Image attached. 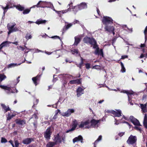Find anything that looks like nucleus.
<instances>
[{
    "label": "nucleus",
    "mask_w": 147,
    "mask_h": 147,
    "mask_svg": "<svg viewBox=\"0 0 147 147\" xmlns=\"http://www.w3.org/2000/svg\"><path fill=\"white\" fill-rule=\"evenodd\" d=\"M83 41L85 43L89 44L92 45L94 49L96 48L98 46L96 40L93 38H90L86 36L83 38Z\"/></svg>",
    "instance_id": "obj_1"
},
{
    "label": "nucleus",
    "mask_w": 147,
    "mask_h": 147,
    "mask_svg": "<svg viewBox=\"0 0 147 147\" xmlns=\"http://www.w3.org/2000/svg\"><path fill=\"white\" fill-rule=\"evenodd\" d=\"M16 24L15 23L11 22L7 24V28L8 30V34H10L11 33L19 31V29L15 27Z\"/></svg>",
    "instance_id": "obj_2"
},
{
    "label": "nucleus",
    "mask_w": 147,
    "mask_h": 147,
    "mask_svg": "<svg viewBox=\"0 0 147 147\" xmlns=\"http://www.w3.org/2000/svg\"><path fill=\"white\" fill-rule=\"evenodd\" d=\"M137 140V138L136 136L131 135L129 137L127 142L129 144H135V145H136Z\"/></svg>",
    "instance_id": "obj_3"
},
{
    "label": "nucleus",
    "mask_w": 147,
    "mask_h": 147,
    "mask_svg": "<svg viewBox=\"0 0 147 147\" xmlns=\"http://www.w3.org/2000/svg\"><path fill=\"white\" fill-rule=\"evenodd\" d=\"M113 20L111 18L107 16H103L102 20V22L105 26L111 24L113 23Z\"/></svg>",
    "instance_id": "obj_4"
},
{
    "label": "nucleus",
    "mask_w": 147,
    "mask_h": 147,
    "mask_svg": "<svg viewBox=\"0 0 147 147\" xmlns=\"http://www.w3.org/2000/svg\"><path fill=\"white\" fill-rule=\"evenodd\" d=\"M52 132L51 131V128L50 127H49L46 129V131L44 134V137L47 140H49L50 139L51 135Z\"/></svg>",
    "instance_id": "obj_5"
},
{
    "label": "nucleus",
    "mask_w": 147,
    "mask_h": 147,
    "mask_svg": "<svg viewBox=\"0 0 147 147\" xmlns=\"http://www.w3.org/2000/svg\"><path fill=\"white\" fill-rule=\"evenodd\" d=\"M129 119L130 121L132 122L135 125L138 126H141L139 121L132 116H130Z\"/></svg>",
    "instance_id": "obj_6"
},
{
    "label": "nucleus",
    "mask_w": 147,
    "mask_h": 147,
    "mask_svg": "<svg viewBox=\"0 0 147 147\" xmlns=\"http://www.w3.org/2000/svg\"><path fill=\"white\" fill-rule=\"evenodd\" d=\"M78 125V123L76 120L74 119L72 121V127L70 129L67 130L66 131V133H68L70 131H71L74 130Z\"/></svg>",
    "instance_id": "obj_7"
},
{
    "label": "nucleus",
    "mask_w": 147,
    "mask_h": 147,
    "mask_svg": "<svg viewBox=\"0 0 147 147\" xmlns=\"http://www.w3.org/2000/svg\"><path fill=\"white\" fill-rule=\"evenodd\" d=\"M54 139L53 140L55 144L56 145L58 143H61L62 142V140L59 134H57L56 135H55L54 136Z\"/></svg>",
    "instance_id": "obj_8"
},
{
    "label": "nucleus",
    "mask_w": 147,
    "mask_h": 147,
    "mask_svg": "<svg viewBox=\"0 0 147 147\" xmlns=\"http://www.w3.org/2000/svg\"><path fill=\"white\" fill-rule=\"evenodd\" d=\"M16 124L20 126L24 125L26 123V121L25 120L20 119H17L15 120Z\"/></svg>",
    "instance_id": "obj_9"
},
{
    "label": "nucleus",
    "mask_w": 147,
    "mask_h": 147,
    "mask_svg": "<svg viewBox=\"0 0 147 147\" xmlns=\"http://www.w3.org/2000/svg\"><path fill=\"white\" fill-rule=\"evenodd\" d=\"M105 30L107 31L110 33H112V32L114 31L115 28L113 26L109 25H106L105 27Z\"/></svg>",
    "instance_id": "obj_10"
},
{
    "label": "nucleus",
    "mask_w": 147,
    "mask_h": 147,
    "mask_svg": "<svg viewBox=\"0 0 147 147\" xmlns=\"http://www.w3.org/2000/svg\"><path fill=\"white\" fill-rule=\"evenodd\" d=\"M40 75H38L36 77H34L32 78V80L33 81L34 84L35 85V86H36L38 84V82H39L40 80Z\"/></svg>",
    "instance_id": "obj_11"
},
{
    "label": "nucleus",
    "mask_w": 147,
    "mask_h": 147,
    "mask_svg": "<svg viewBox=\"0 0 147 147\" xmlns=\"http://www.w3.org/2000/svg\"><path fill=\"white\" fill-rule=\"evenodd\" d=\"M12 5L10 3H8L6 5V6L5 7H4L3 6L1 5V7L4 10L3 13L4 14H5V13L7 11V10L9 9V8H12L13 7H14V5Z\"/></svg>",
    "instance_id": "obj_12"
},
{
    "label": "nucleus",
    "mask_w": 147,
    "mask_h": 147,
    "mask_svg": "<svg viewBox=\"0 0 147 147\" xmlns=\"http://www.w3.org/2000/svg\"><path fill=\"white\" fill-rule=\"evenodd\" d=\"M117 112L114 110L111 111V113L113 114L115 117H120L121 116V112L119 110H117Z\"/></svg>",
    "instance_id": "obj_13"
},
{
    "label": "nucleus",
    "mask_w": 147,
    "mask_h": 147,
    "mask_svg": "<svg viewBox=\"0 0 147 147\" xmlns=\"http://www.w3.org/2000/svg\"><path fill=\"white\" fill-rule=\"evenodd\" d=\"M74 112V110L73 109H69L65 112L63 113L62 115L63 116L68 117L70 115L71 113Z\"/></svg>",
    "instance_id": "obj_14"
},
{
    "label": "nucleus",
    "mask_w": 147,
    "mask_h": 147,
    "mask_svg": "<svg viewBox=\"0 0 147 147\" xmlns=\"http://www.w3.org/2000/svg\"><path fill=\"white\" fill-rule=\"evenodd\" d=\"M46 3L45 2L42 1H40L35 5H34L32 6L33 7H44Z\"/></svg>",
    "instance_id": "obj_15"
},
{
    "label": "nucleus",
    "mask_w": 147,
    "mask_h": 147,
    "mask_svg": "<svg viewBox=\"0 0 147 147\" xmlns=\"http://www.w3.org/2000/svg\"><path fill=\"white\" fill-rule=\"evenodd\" d=\"M82 78L73 80L69 82V83L71 84H77L79 85L81 84Z\"/></svg>",
    "instance_id": "obj_16"
},
{
    "label": "nucleus",
    "mask_w": 147,
    "mask_h": 147,
    "mask_svg": "<svg viewBox=\"0 0 147 147\" xmlns=\"http://www.w3.org/2000/svg\"><path fill=\"white\" fill-rule=\"evenodd\" d=\"M77 92V97H79L82 94H84V89L80 87H79L76 90Z\"/></svg>",
    "instance_id": "obj_17"
},
{
    "label": "nucleus",
    "mask_w": 147,
    "mask_h": 147,
    "mask_svg": "<svg viewBox=\"0 0 147 147\" xmlns=\"http://www.w3.org/2000/svg\"><path fill=\"white\" fill-rule=\"evenodd\" d=\"M33 141H34L33 138H27L24 139L22 141V143L24 144H28Z\"/></svg>",
    "instance_id": "obj_18"
},
{
    "label": "nucleus",
    "mask_w": 147,
    "mask_h": 147,
    "mask_svg": "<svg viewBox=\"0 0 147 147\" xmlns=\"http://www.w3.org/2000/svg\"><path fill=\"white\" fill-rule=\"evenodd\" d=\"M78 11L87 7L86 4L84 2L81 3L80 4L78 5Z\"/></svg>",
    "instance_id": "obj_19"
},
{
    "label": "nucleus",
    "mask_w": 147,
    "mask_h": 147,
    "mask_svg": "<svg viewBox=\"0 0 147 147\" xmlns=\"http://www.w3.org/2000/svg\"><path fill=\"white\" fill-rule=\"evenodd\" d=\"M83 138L82 136L79 135L78 137L75 138L73 140V142L74 143H75L76 142L80 141L82 143L83 142Z\"/></svg>",
    "instance_id": "obj_20"
},
{
    "label": "nucleus",
    "mask_w": 147,
    "mask_h": 147,
    "mask_svg": "<svg viewBox=\"0 0 147 147\" xmlns=\"http://www.w3.org/2000/svg\"><path fill=\"white\" fill-rule=\"evenodd\" d=\"M147 103H146L144 104H140V107L142 112L144 113H146L147 112Z\"/></svg>",
    "instance_id": "obj_21"
},
{
    "label": "nucleus",
    "mask_w": 147,
    "mask_h": 147,
    "mask_svg": "<svg viewBox=\"0 0 147 147\" xmlns=\"http://www.w3.org/2000/svg\"><path fill=\"white\" fill-rule=\"evenodd\" d=\"M90 123L89 120H87L85 122L82 121L81 124L78 126L79 128H82L84 126L88 125Z\"/></svg>",
    "instance_id": "obj_22"
},
{
    "label": "nucleus",
    "mask_w": 147,
    "mask_h": 147,
    "mask_svg": "<svg viewBox=\"0 0 147 147\" xmlns=\"http://www.w3.org/2000/svg\"><path fill=\"white\" fill-rule=\"evenodd\" d=\"M96 51L95 52V54L96 55H100L103 56V52L102 49L99 50V48L98 47V46L96 48Z\"/></svg>",
    "instance_id": "obj_23"
},
{
    "label": "nucleus",
    "mask_w": 147,
    "mask_h": 147,
    "mask_svg": "<svg viewBox=\"0 0 147 147\" xmlns=\"http://www.w3.org/2000/svg\"><path fill=\"white\" fill-rule=\"evenodd\" d=\"M1 106L2 108V109H4V113H5L7 112L8 111H9L11 110V109H10L9 106L7 107L5 105L3 104H1Z\"/></svg>",
    "instance_id": "obj_24"
},
{
    "label": "nucleus",
    "mask_w": 147,
    "mask_h": 147,
    "mask_svg": "<svg viewBox=\"0 0 147 147\" xmlns=\"http://www.w3.org/2000/svg\"><path fill=\"white\" fill-rule=\"evenodd\" d=\"M72 25L71 23L69 24L64 26L63 28L62 34Z\"/></svg>",
    "instance_id": "obj_25"
},
{
    "label": "nucleus",
    "mask_w": 147,
    "mask_h": 147,
    "mask_svg": "<svg viewBox=\"0 0 147 147\" xmlns=\"http://www.w3.org/2000/svg\"><path fill=\"white\" fill-rule=\"evenodd\" d=\"M47 22L45 20H43L42 19H40L37 20L35 23L38 25L41 24H45Z\"/></svg>",
    "instance_id": "obj_26"
},
{
    "label": "nucleus",
    "mask_w": 147,
    "mask_h": 147,
    "mask_svg": "<svg viewBox=\"0 0 147 147\" xmlns=\"http://www.w3.org/2000/svg\"><path fill=\"white\" fill-rule=\"evenodd\" d=\"M74 38L75 42L73 45L76 46L80 41L81 39L80 38L76 37H75Z\"/></svg>",
    "instance_id": "obj_27"
},
{
    "label": "nucleus",
    "mask_w": 147,
    "mask_h": 147,
    "mask_svg": "<svg viewBox=\"0 0 147 147\" xmlns=\"http://www.w3.org/2000/svg\"><path fill=\"white\" fill-rule=\"evenodd\" d=\"M143 125L144 127L147 129V115L146 114L145 115L143 121Z\"/></svg>",
    "instance_id": "obj_28"
},
{
    "label": "nucleus",
    "mask_w": 147,
    "mask_h": 147,
    "mask_svg": "<svg viewBox=\"0 0 147 147\" xmlns=\"http://www.w3.org/2000/svg\"><path fill=\"white\" fill-rule=\"evenodd\" d=\"M14 7H16L17 9L20 11H22L24 9V7L21 6L20 4L17 5H14Z\"/></svg>",
    "instance_id": "obj_29"
},
{
    "label": "nucleus",
    "mask_w": 147,
    "mask_h": 147,
    "mask_svg": "<svg viewBox=\"0 0 147 147\" xmlns=\"http://www.w3.org/2000/svg\"><path fill=\"white\" fill-rule=\"evenodd\" d=\"M99 120H96L95 119H92L90 121L91 126H95L96 124L99 122Z\"/></svg>",
    "instance_id": "obj_30"
},
{
    "label": "nucleus",
    "mask_w": 147,
    "mask_h": 147,
    "mask_svg": "<svg viewBox=\"0 0 147 147\" xmlns=\"http://www.w3.org/2000/svg\"><path fill=\"white\" fill-rule=\"evenodd\" d=\"M56 144L54 142H49L46 145V147H53Z\"/></svg>",
    "instance_id": "obj_31"
},
{
    "label": "nucleus",
    "mask_w": 147,
    "mask_h": 147,
    "mask_svg": "<svg viewBox=\"0 0 147 147\" xmlns=\"http://www.w3.org/2000/svg\"><path fill=\"white\" fill-rule=\"evenodd\" d=\"M102 136L100 135L99 136L98 138L94 142V147H96V145L98 143V142L101 140L102 139Z\"/></svg>",
    "instance_id": "obj_32"
},
{
    "label": "nucleus",
    "mask_w": 147,
    "mask_h": 147,
    "mask_svg": "<svg viewBox=\"0 0 147 147\" xmlns=\"http://www.w3.org/2000/svg\"><path fill=\"white\" fill-rule=\"evenodd\" d=\"M11 42L7 41H5L3 42L0 46H2L3 48L5 47H7L8 44L9 43H11Z\"/></svg>",
    "instance_id": "obj_33"
},
{
    "label": "nucleus",
    "mask_w": 147,
    "mask_h": 147,
    "mask_svg": "<svg viewBox=\"0 0 147 147\" xmlns=\"http://www.w3.org/2000/svg\"><path fill=\"white\" fill-rule=\"evenodd\" d=\"M32 8H33L32 6L31 7L30 9H24V10H23V13L24 15L28 13L30 11L31 9Z\"/></svg>",
    "instance_id": "obj_34"
},
{
    "label": "nucleus",
    "mask_w": 147,
    "mask_h": 147,
    "mask_svg": "<svg viewBox=\"0 0 147 147\" xmlns=\"http://www.w3.org/2000/svg\"><path fill=\"white\" fill-rule=\"evenodd\" d=\"M0 87L2 89L6 90L8 91H10L11 90V88L9 87H8L6 86H5L4 85H0Z\"/></svg>",
    "instance_id": "obj_35"
},
{
    "label": "nucleus",
    "mask_w": 147,
    "mask_h": 147,
    "mask_svg": "<svg viewBox=\"0 0 147 147\" xmlns=\"http://www.w3.org/2000/svg\"><path fill=\"white\" fill-rule=\"evenodd\" d=\"M120 63L121 64V71L123 73L125 72L126 69H125V67H124V65L123 63L121 62H120Z\"/></svg>",
    "instance_id": "obj_36"
},
{
    "label": "nucleus",
    "mask_w": 147,
    "mask_h": 147,
    "mask_svg": "<svg viewBox=\"0 0 147 147\" xmlns=\"http://www.w3.org/2000/svg\"><path fill=\"white\" fill-rule=\"evenodd\" d=\"M6 78V76L4 74H0V81L1 82Z\"/></svg>",
    "instance_id": "obj_37"
},
{
    "label": "nucleus",
    "mask_w": 147,
    "mask_h": 147,
    "mask_svg": "<svg viewBox=\"0 0 147 147\" xmlns=\"http://www.w3.org/2000/svg\"><path fill=\"white\" fill-rule=\"evenodd\" d=\"M145 35V42L147 40V26H146L144 31Z\"/></svg>",
    "instance_id": "obj_38"
},
{
    "label": "nucleus",
    "mask_w": 147,
    "mask_h": 147,
    "mask_svg": "<svg viewBox=\"0 0 147 147\" xmlns=\"http://www.w3.org/2000/svg\"><path fill=\"white\" fill-rule=\"evenodd\" d=\"M72 9H73V11L76 13L78 11V5L73 6L72 5L71 6Z\"/></svg>",
    "instance_id": "obj_39"
},
{
    "label": "nucleus",
    "mask_w": 147,
    "mask_h": 147,
    "mask_svg": "<svg viewBox=\"0 0 147 147\" xmlns=\"http://www.w3.org/2000/svg\"><path fill=\"white\" fill-rule=\"evenodd\" d=\"M14 116L15 115L13 114H12L11 115L10 114H8L7 117V120H9L11 119L12 118L14 117Z\"/></svg>",
    "instance_id": "obj_40"
},
{
    "label": "nucleus",
    "mask_w": 147,
    "mask_h": 147,
    "mask_svg": "<svg viewBox=\"0 0 147 147\" xmlns=\"http://www.w3.org/2000/svg\"><path fill=\"white\" fill-rule=\"evenodd\" d=\"M32 36H31V35L29 33L26 34V36H25L27 40H28L30 39L31 38H32Z\"/></svg>",
    "instance_id": "obj_41"
},
{
    "label": "nucleus",
    "mask_w": 147,
    "mask_h": 147,
    "mask_svg": "<svg viewBox=\"0 0 147 147\" xmlns=\"http://www.w3.org/2000/svg\"><path fill=\"white\" fill-rule=\"evenodd\" d=\"M71 51L73 54H74L75 53L78 54L79 52L78 50L76 49H73V50H71Z\"/></svg>",
    "instance_id": "obj_42"
},
{
    "label": "nucleus",
    "mask_w": 147,
    "mask_h": 147,
    "mask_svg": "<svg viewBox=\"0 0 147 147\" xmlns=\"http://www.w3.org/2000/svg\"><path fill=\"white\" fill-rule=\"evenodd\" d=\"M17 65L16 63H11L8 65V67L10 68L12 67H13Z\"/></svg>",
    "instance_id": "obj_43"
},
{
    "label": "nucleus",
    "mask_w": 147,
    "mask_h": 147,
    "mask_svg": "<svg viewBox=\"0 0 147 147\" xmlns=\"http://www.w3.org/2000/svg\"><path fill=\"white\" fill-rule=\"evenodd\" d=\"M7 140L4 138H2L1 142V143H5L7 142Z\"/></svg>",
    "instance_id": "obj_44"
},
{
    "label": "nucleus",
    "mask_w": 147,
    "mask_h": 147,
    "mask_svg": "<svg viewBox=\"0 0 147 147\" xmlns=\"http://www.w3.org/2000/svg\"><path fill=\"white\" fill-rule=\"evenodd\" d=\"M71 10V8L69 7L67 9H66L64 10H63L62 11V14H63L64 13H66L68 11H70Z\"/></svg>",
    "instance_id": "obj_45"
},
{
    "label": "nucleus",
    "mask_w": 147,
    "mask_h": 147,
    "mask_svg": "<svg viewBox=\"0 0 147 147\" xmlns=\"http://www.w3.org/2000/svg\"><path fill=\"white\" fill-rule=\"evenodd\" d=\"M15 147H18L19 146V145L20 144V143L17 140H16L15 141Z\"/></svg>",
    "instance_id": "obj_46"
},
{
    "label": "nucleus",
    "mask_w": 147,
    "mask_h": 147,
    "mask_svg": "<svg viewBox=\"0 0 147 147\" xmlns=\"http://www.w3.org/2000/svg\"><path fill=\"white\" fill-rule=\"evenodd\" d=\"M134 129L138 131H142L141 128L140 127H139L138 126H135L134 127Z\"/></svg>",
    "instance_id": "obj_47"
},
{
    "label": "nucleus",
    "mask_w": 147,
    "mask_h": 147,
    "mask_svg": "<svg viewBox=\"0 0 147 147\" xmlns=\"http://www.w3.org/2000/svg\"><path fill=\"white\" fill-rule=\"evenodd\" d=\"M126 93L128 95V96H130V95L133 94V92H130L127 90Z\"/></svg>",
    "instance_id": "obj_48"
},
{
    "label": "nucleus",
    "mask_w": 147,
    "mask_h": 147,
    "mask_svg": "<svg viewBox=\"0 0 147 147\" xmlns=\"http://www.w3.org/2000/svg\"><path fill=\"white\" fill-rule=\"evenodd\" d=\"M32 117L31 119L34 117L35 119H38V117L37 116V115L36 114L34 113L32 116Z\"/></svg>",
    "instance_id": "obj_49"
},
{
    "label": "nucleus",
    "mask_w": 147,
    "mask_h": 147,
    "mask_svg": "<svg viewBox=\"0 0 147 147\" xmlns=\"http://www.w3.org/2000/svg\"><path fill=\"white\" fill-rule=\"evenodd\" d=\"M85 65L87 69H89L90 68V64L89 63H86Z\"/></svg>",
    "instance_id": "obj_50"
},
{
    "label": "nucleus",
    "mask_w": 147,
    "mask_h": 147,
    "mask_svg": "<svg viewBox=\"0 0 147 147\" xmlns=\"http://www.w3.org/2000/svg\"><path fill=\"white\" fill-rule=\"evenodd\" d=\"M17 48L18 49H21L22 51H24L25 49V48L22 47L21 46H18Z\"/></svg>",
    "instance_id": "obj_51"
},
{
    "label": "nucleus",
    "mask_w": 147,
    "mask_h": 147,
    "mask_svg": "<svg viewBox=\"0 0 147 147\" xmlns=\"http://www.w3.org/2000/svg\"><path fill=\"white\" fill-rule=\"evenodd\" d=\"M128 101H129L130 104L131 105H133V103H132L131 98H130V96H128Z\"/></svg>",
    "instance_id": "obj_52"
},
{
    "label": "nucleus",
    "mask_w": 147,
    "mask_h": 147,
    "mask_svg": "<svg viewBox=\"0 0 147 147\" xmlns=\"http://www.w3.org/2000/svg\"><path fill=\"white\" fill-rule=\"evenodd\" d=\"M52 38H53L54 39L58 38V39H59L60 40H61L59 36H52Z\"/></svg>",
    "instance_id": "obj_53"
},
{
    "label": "nucleus",
    "mask_w": 147,
    "mask_h": 147,
    "mask_svg": "<svg viewBox=\"0 0 147 147\" xmlns=\"http://www.w3.org/2000/svg\"><path fill=\"white\" fill-rule=\"evenodd\" d=\"M55 12L58 13L59 16H61L62 13V11H55Z\"/></svg>",
    "instance_id": "obj_54"
},
{
    "label": "nucleus",
    "mask_w": 147,
    "mask_h": 147,
    "mask_svg": "<svg viewBox=\"0 0 147 147\" xmlns=\"http://www.w3.org/2000/svg\"><path fill=\"white\" fill-rule=\"evenodd\" d=\"M128 58V56L126 55H122L121 56V59H124L125 58Z\"/></svg>",
    "instance_id": "obj_55"
},
{
    "label": "nucleus",
    "mask_w": 147,
    "mask_h": 147,
    "mask_svg": "<svg viewBox=\"0 0 147 147\" xmlns=\"http://www.w3.org/2000/svg\"><path fill=\"white\" fill-rule=\"evenodd\" d=\"M124 134V132H120L119 134L118 135L120 137H121Z\"/></svg>",
    "instance_id": "obj_56"
},
{
    "label": "nucleus",
    "mask_w": 147,
    "mask_h": 147,
    "mask_svg": "<svg viewBox=\"0 0 147 147\" xmlns=\"http://www.w3.org/2000/svg\"><path fill=\"white\" fill-rule=\"evenodd\" d=\"M84 62H83V59L82 58H81V60L80 63H79V64L81 65L82 66Z\"/></svg>",
    "instance_id": "obj_57"
},
{
    "label": "nucleus",
    "mask_w": 147,
    "mask_h": 147,
    "mask_svg": "<svg viewBox=\"0 0 147 147\" xmlns=\"http://www.w3.org/2000/svg\"><path fill=\"white\" fill-rule=\"evenodd\" d=\"M146 46L145 44H141L140 47L141 48L144 47Z\"/></svg>",
    "instance_id": "obj_58"
},
{
    "label": "nucleus",
    "mask_w": 147,
    "mask_h": 147,
    "mask_svg": "<svg viewBox=\"0 0 147 147\" xmlns=\"http://www.w3.org/2000/svg\"><path fill=\"white\" fill-rule=\"evenodd\" d=\"M33 125L34 126V127H36L37 126V121H36V122H34L33 123Z\"/></svg>",
    "instance_id": "obj_59"
},
{
    "label": "nucleus",
    "mask_w": 147,
    "mask_h": 147,
    "mask_svg": "<svg viewBox=\"0 0 147 147\" xmlns=\"http://www.w3.org/2000/svg\"><path fill=\"white\" fill-rule=\"evenodd\" d=\"M123 118L124 119H125V120H128V118L127 117H125L124 115H123Z\"/></svg>",
    "instance_id": "obj_60"
},
{
    "label": "nucleus",
    "mask_w": 147,
    "mask_h": 147,
    "mask_svg": "<svg viewBox=\"0 0 147 147\" xmlns=\"http://www.w3.org/2000/svg\"><path fill=\"white\" fill-rule=\"evenodd\" d=\"M97 12L99 15H100V12L98 8H97Z\"/></svg>",
    "instance_id": "obj_61"
},
{
    "label": "nucleus",
    "mask_w": 147,
    "mask_h": 147,
    "mask_svg": "<svg viewBox=\"0 0 147 147\" xmlns=\"http://www.w3.org/2000/svg\"><path fill=\"white\" fill-rule=\"evenodd\" d=\"M144 57H145L144 55L143 54H142L140 55V58H142Z\"/></svg>",
    "instance_id": "obj_62"
},
{
    "label": "nucleus",
    "mask_w": 147,
    "mask_h": 147,
    "mask_svg": "<svg viewBox=\"0 0 147 147\" xmlns=\"http://www.w3.org/2000/svg\"><path fill=\"white\" fill-rule=\"evenodd\" d=\"M11 43H12V44H15L16 45H18V42H17V41H16V42H11Z\"/></svg>",
    "instance_id": "obj_63"
},
{
    "label": "nucleus",
    "mask_w": 147,
    "mask_h": 147,
    "mask_svg": "<svg viewBox=\"0 0 147 147\" xmlns=\"http://www.w3.org/2000/svg\"><path fill=\"white\" fill-rule=\"evenodd\" d=\"M104 101V100H100L98 102V103H99V104H101V103L102 102H103Z\"/></svg>",
    "instance_id": "obj_64"
}]
</instances>
